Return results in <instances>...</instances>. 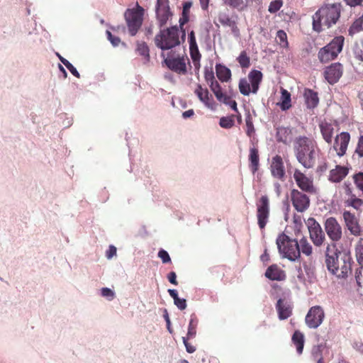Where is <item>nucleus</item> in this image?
Returning <instances> with one entry per match:
<instances>
[{
	"instance_id": "nucleus-39",
	"label": "nucleus",
	"mask_w": 363,
	"mask_h": 363,
	"mask_svg": "<svg viewBox=\"0 0 363 363\" xmlns=\"http://www.w3.org/2000/svg\"><path fill=\"white\" fill-rule=\"evenodd\" d=\"M237 60L242 68H248L250 66V58L245 50L240 52Z\"/></svg>"
},
{
	"instance_id": "nucleus-38",
	"label": "nucleus",
	"mask_w": 363,
	"mask_h": 363,
	"mask_svg": "<svg viewBox=\"0 0 363 363\" xmlns=\"http://www.w3.org/2000/svg\"><path fill=\"white\" fill-rule=\"evenodd\" d=\"M357 260L359 265L363 267V238H360L355 247Z\"/></svg>"
},
{
	"instance_id": "nucleus-3",
	"label": "nucleus",
	"mask_w": 363,
	"mask_h": 363,
	"mask_svg": "<svg viewBox=\"0 0 363 363\" xmlns=\"http://www.w3.org/2000/svg\"><path fill=\"white\" fill-rule=\"evenodd\" d=\"M341 4H327L319 9L313 16V27L317 32L323 30V27L330 28L340 17Z\"/></svg>"
},
{
	"instance_id": "nucleus-7",
	"label": "nucleus",
	"mask_w": 363,
	"mask_h": 363,
	"mask_svg": "<svg viewBox=\"0 0 363 363\" xmlns=\"http://www.w3.org/2000/svg\"><path fill=\"white\" fill-rule=\"evenodd\" d=\"M145 10L138 4L125 11L124 17L130 35L134 36L142 26Z\"/></svg>"
},
{
	"instance_id": "nucleus-21",
	"label": "nucleus",
	"mask_w": 363,
	"mask_h": 363,
	"mask_svg": "<svg viewBox=\"0 0 363 363\" xmlns=\"http://www.w3.org/2000/svg\"><path fill=\"white\" fill-rule=\"evenodd\" d=\"M276 308L280 320L287 319L292 314V305L285 299L279 298L276 304Z\"/></svg>"
},
{
	"instance_id": "nucleus-30",
	"label": "nucleus",
	"mask_w": 363,
	"mask_h": 363,
	"mask_svg": "<svg viewBox=\"0 0 363 363\" xmlns=\"http://www.w3.org/2000/svg\"><path fill=\"white\" fill-rule=\"evenodd\" d=\"M298 247L299 251V257H301V253L304 255L309 257L313 254V247L311 243L308 242L306 238L303 237L298 242Z\"/></svg>"
},
{
	"instance_id": "nucleus-5",
	"label": "nucleus",
	"mask_w": 363,
	"mask_h": 363,
	"mask_svg": "<svg viewBox=\"0 0 363 363\" xmlns=\"http://www.w3.org/2000/svg\"><path fill=\"white\" fill-rule=\"evenodd\" d=\"M155 43L157 48L163 50L179 45L181 43L179 28L177 26H172L162 30L156 35Z\"/></svg>"
},
{
	"instance_id": "nucleus-4",
	"label": "nucleus",
	"mask_w": 363,
	"mask_h": 363,
	"mask_svg": "<svg viewBox=\"0 0 363 363\" xmlns=\"http://www.w3.org/2000/svg\"><path fill=\"white\" fill-rule=\"evenodd\" d=\"M276 243L279 253L283 257L290 261H296L299 258L298 241L282 233L277 238Z\"/></svg>"
},
{
	"instance_id": "nucleus-50",
	"label": "nucleus",
	"mask_w": 363,
	"mask_h": 363,
	"mask_svg": "<svg viewBox=\"0 0 363 363\" xmlns=\"http://www.w3.org/2000/svg\"><path fill=\"white\" fill-rule=\"evenodd\" d=\"M354 153L357 154L359 157H363V135L359 138Z\"/></svg>"
},
{
	"instance_id": "nucleus-54",
	"label": "nucleus",
	"mask_w": 363,
	"mask_h": 363,
	"mask_svg": "<svg viewBox=\"0 0 363 363\" xmlns=\"http://www.w3.org/2000/svg\"><path fill=\"white\" fill-rule=\"evenodd\" d=\"M106 35L108 39L110 40V42L113 46L116 47L120 44L121 39L118 37L113 35L112 33L108 30L106 31Z\"/></svg>"
},
{
	"instance_id": "nucleus-28",
	"label": "nucleus",
	"mask_w": 363,
	"mask_h": 363,
	"mask_svg": "<svg viewBox=\"0 0 363 363\" xmlns=\"http://www.w3.org/2000/svg\"><path fill=\"white\" fill-rule=\"evenodd\" d=\"M249 167L253 174H255L259 169V157L258 149L255 147H250L249 155Z\"/></svg>"
},
{
	"instance_id": "nucleus-45",
	"label": "nucleus",
	"mask_w": 363,
	"mask_h": 363,
	"mask_svg": "<svg viewBox=\"0 0 363 363\" xmlns=\"http://www.w3.org/2000/svg\"><path fill=\"white\" fill-rule=\"evenodd\" d=\"M283 6V0H272L269 6L268 11L271 13H277Z\"/></svg>"
},
{
	"instance_id": "nucleus-6",
	"label": "nucleus",
	"mask_w": 363,
	"mask_h": 363,
	"mask_svg": "<svg viewBox=\"0 0 363 363\" xmlns=\"http://www.w3.org/2000/svg\"><path fill=\"white\" fill-rule=\"evenodd\" d=\"M345 43L342 35L335 37L328 44L320 48L318 53V58L321 63H328L334 60L342 52Z\"/></svg>"
},
{
	"instance_id": "nucleus-64",
	"label": "nucleus",
	"mask_w": 363,
	"mask_h": 363,
	"mask_svg": "<svg viewBox=\"0 0 363 363\" xmlns=\"http://www.w3.org/2000/svg\"><path fill=\"white\" fill-rule=\"evenodd\" d=\"M164 318L167 323V328L168 331L170 333H172V329L171 328L170 319H169V317L167 310H165V314L164 315Z\"/></svg>"
},
{
	"instance_id": "nucleus-31",
	"label": "nucleus",
	"mask_w": 363,
	"mask_h": 363,
	"mask_svg": "<svg viewBox=\"0 0 363 363\" xmlns=\"http://www.w3.org/2000/svg\"><path fill=\"white\" fill-rule=\"evenodd\" d=\"M292 342L296 347L297 352L301 354L304 346V335L298 330H296L292 335Z\"/></svg>"
},
{
	"instance_id": "nucleus-14",
	"label": "nucleus",
	"mask_w": 363,
	"mask_h": 363,
	"mask_svg": "<svg viewBox=\"0 0 363 363\" xmlns=\"http://www.w3.org/2000/svg\"><path fill=\"white\" fill-rule=\"evenodd\" d=\"M294 179L297 186L303 192L313 194L315 188L311 178L308 177L301 170L296 169L294 173Z\"/></svg>"
},
{
	"instance_id": "nucleus-62",
	"label": "nucleus",
	"mask_w": 363,
	"mask_h": 363,
	"mask_svg": "<svg viewBox=\"0 0 363 363\" xmlns=\"http://www.w3.org/2000/svg\"><path fill=\"white\" fill-rule=\"evenodd\" d=\"M116 255V247L113 245H110L108 250L106 251V257L108 259L112 258Z\"/></svg>"
},
{
	"instance_id": "nucleus-40",
	"label": "nucleus",
	"mask_w": 363,
	"mask_h": 363,
	"mask_svg": "<svg viewBox=\"0 0 363 363\" xmlns=\"http://www.w3.org/2000/svg\"><path fill=\"white\" fill-rule=\"evenodd\" d=\"M137 52L139 55L143 56L147 61L150 59L149 48L145 42L137 43Z\"/></svg>"
},
{
	"instance_id": "nucleus-17",
	"label": "nucleus",
	"mask_w": 363,
	"mask_h": 363,
	"mask_svg": "<svg viewBox=\"0 0 363 363\" xmlns=\"http://www.w3.org/2000/svg\"><path fill=\"white\" fill-rule=\"evenodd\" d=\"M350 141V135L347 132H342L334 138L333 149L340 157L346 154Z\"/></svg>"
},
{
	"instance_id": "nucleus-32",
	"label": "nucleus",
	"mask_w": 363,
	"mask_h": 363,
	"mask_svg": "<svg viewBox=\"0 0 363 363\" xmlns=\"http://www.w3.org/2000/svg\"><path fill=\"white\" fill-rule=\"evenodd\" d=\"M281 101L278 104L282 111L288 110L291 108V94L283 88L281 89Z\"/></svg>"
},
{
	"instance_id": "nucleus-56",
	"label": "nucleus",
	"mask_w": 363,
	"mask_h": 363,
	"mask_svg": "<svg viewBox=\"0 0 363 363\" xmlns=\"http://www.w3.org/2000/svg\"><path fill=\"white\" fill-rule=\"evenodd\" d=\"M174 303L180 310H184L186 308V301L184 298H178Z\"/></svg>"
},
{
	"instance_id": "nucleus-23",
	"label": "nucleus",
	"mask_w": 363,
	"mask_h": 363,
	"mask_svg": "<svg viewBox=\"0 0 363 363\" xmlns=\"http://www.w3.org/2000/svg\"><path fill=\"white\" fill-rule=\"evenodd\" d=\"M194 94L207 107L213 108V99L206 88H203L201 84H197L194 89Z\"/></svg>"
},
{
	"instance_id": "nucleus-29",
	"label": "nucleus",
	"mask_w": 363,
	"mask_h": 363,
	"mask_svg": "<svg viewBox=\"0 0 363 363\" xmlns=\"http://www.w3.org/2000/svg\"><path fill=\"white\" fill-rule=\"evenodd\" d=\"M217 77L223 82H226L231 78V71L229 68L221 64L216 65Z\"/></svg>"
},
{
	"instance_id": "nucleus-9",
	"label": "nucleus",
	"mask_w": 363,
	"mask_h": 363,
	"mask_svg": "<svg viewBox=\"0 0 363 363\" xmlns=\"http://www.w3.org/2000/svg\"><path fill=\"white\" fill-rule=\"evenodd\" d=\"M257 219L259 228L264 230L269 222L270 215L269 199L267 195H262L256 202Z\"/></svg>"
},
{
	"instance_id": "nucleus-46",
	"label": "nucleus",
	"mask_w": 363,
	"mask_h": 363,
	"mask_svg": "<svg viewBox=\"0 0 363 363\" xmlns=\"http://www.w3.org/2000/svg\"><path fill=\"white\" fill-rule=\"evenodd\" d=\"M235 121L233 116L222 117L220 119L219 124L222 128H230L234 125Z\"/></svg>"
},
{
	"instance_id": "nucleus-15",
	"label": "nucleus",
	"mask_w": 363,
	"mask_h": 363,
	"mask_svg": "<svg viewBox=\"0 0 363 363\" xmlns=\"http://www.w3.org/2000/svg\"><path fill=\"white\" fill-rule=\"evenodd\" d=\"M325 317L323 308L319 306H313L306 316V323L310 328H317Z\"/></svg>"
},
{
	"instance_id": "nucleus-52",
	"label": "nucleus",
	"mask_w": 363,
	"mask_h": 363,
	"mask_svg": "<svg viewBox=\"0 0 363 363\" xmlns=\"http://www.w3.org/2000/svg\"><path fill=\"white\" fill-rule=\"evenodd\" d=\"M101 296L111 301L114 298L115 293L111 289L104 287L101 289Z\"/></svg>"
},
{
	"instance_id": "nucleus-22",
	"label": "nucleus",
	"mask_w": 363,
	"mask_h": 363,
	"mask_svg": "<svg viewBox=\"0 0 363 363\" xmlns=\"http://www.w3.org/2000/svg\"><path fill=\"white\" fill-rule=\"evenodd\" d=\"M264 276L272 281H284L286 278L285 272L276 264L268 267L265 271Z\"/></svg>"
},
{
	"instance_id": "nucleus-41",
	"label": "nucleus",
	"mask_w": 363,
	"mask_h": 363,
	"mask_svg": "<svg viewBox=\"0 0 363 363\" xmlns=\"http://www.w3.org/2000/svg\"><path fill=\"white\" fill-rule=\"evenodd\" d=\"M224 4L234 9L243 10L246 8L247 4L243 0H223Z\"/></svg>"
},
{
	"instance_id": "nucleus-19",
	"label": "nucleus",
	"mask_w": 363,
	"mask_h": 363,
	"mask_svg": "<svg viewBox=\"0 0 363 363\" xmlns=\"http://www.w3.org/2000/svg\"><path fill=\"white\" fill-rule=\"evenodd\" d=\"M270 172L274 178L281 182H284L285 180V167L283 159L280 155H277L276 156L272 157V162L270 164Z\"/></svg>"
},
{
	"instance_id": "nucleus-57",
	"label": "nucleus",
	"mask_w": 363,
	"mask_h": 363,
	"mask_svg": "<svg viewBox=\"0 0 363 363\" xmlns=\"http://www.w3.org/2000/svg\"><path fill=\"white\" fill-rule=\"evenodd\" d=\"M189 48L196 47L197 43L196 40V36L194 30H191L189 34Z\"/></svg>"
},
{
	"instance_id": "nucleus-36",
	"label": "nucleus",
	"mask_w": 363,
	"mask_h": 363,
	"mask_svg": "<svg viewBox=\"0 0 363 363\" xmlns=\"http://www.w3.org/2000/svg\"><path fill=\"white\" fill-rule=\"evenodd\" d=\"M191 6L192 4L190 1H186L183 4L182 17L179 19L181 28L189 21V15Z\"/></svg>"
},
{
	"instance_id": "nucleus-2",
	"label": "nucleus",
	"mask_w": 363,
	"mask_h": 363,
	"mask_svg": "<svg viewBox=\"0 0 363 363\" xmlns=\"http://www.w3.org/2000/svg\"><path fill=\"white\" fill-rule=\"evenodd\" d=\"M295 156L298 162L305 168H312L315 163V150H318L317 142L307 136L296 138L294 144Z\"/></svg>"
},
{
	"instance_id": "nucleus-1",
	"label": "nucleus",
	"mask_w": 363,
	"mask_h": 363,
	"mask_svg": "<svg viewBox=\"0 0 363 363\" xmlns=\"http://www.w3.org/2000/svg\"><path fill=\"white\" fill-rule=\"evenodd\" d=\"M325 255L326 267L332 274L345 279L352 274L353 262L349 252L338 250L336 244H328Z\"/></svg>"
},
{
	"instance_id": "nucleus-49",
	"label": "nucleus",
	"mask_w": 363,
	"mask_h": 363,
	"mask_svg": "<svg viewBox=\"0 0 363 363\" xmlns=\"http://www.w3.org/2000/svg\"><path fill=\"white\" fill-rule=\"evenodd\" d=\"M347 206H352L355 209H359L360 206L363 204V201L360 199L354 198L351 199H348L345 202Z\"/></svg>"
},
{
	"instance_id": "nucleus-11",
	"label": "nucleus",
	"mask_w": 363,
	"mask_h": 363,
	"mask_svg": "<svg viewBox=\"0 0 363 363\" xmlns=\"http://www.w3.org/2000/svg\"><path fill=\"white\" fill-rule=\"evenodd\" d=\"M324 228L333 244H335L342 239V228L335 218H328L324 222Z\"/></svg>"
},
{
	"instance_id": "nucleus-13",
	"label": "nucleus",
	"mask_w": 363,
	"mask_h": 363,
	"mask_svg": "<svg viewBox=\"0 0 363 363\" xmlns=\"http://www.w3.org/2000/svg\"><path fill=\"white\" fill-rule=\"evenodd\" d=\"M155 13L160 27H163L173 15L170 11L169 0H157Z\"/></svg>"
},
{
	"instance_id": "nucleus-44",
	"label": "nucleus",
	"mask_w": 363,
	"mask_h": 363,
	"mask_svg": "<svg viewBox=\"0 0 363 363\" xmlns=\"http://www.w3.org/2000/svg\"><path fill=\"white\" fill-rule=\"evenodd\" d=\"M60 61L69 69V71L77 78L80 77V74L77 69L66 59L59 55Z\"/></svg>"
},
{
	"instance_id": "nucleus-61",
	"label": "nucleus",
	"mask_w": 363,
	"mask_h": 363,
	"mask_svg": "<svg viewBox=\"0 0 363 363\" xmlns=\"http://www.w3.org/2000/svg\"><path fill=\"white\" fill-rule=\"evenodd\" d=\"M167 279L171 284L174 285H178V282L177 281V274L174 272H169L167 275Z\"/></svg>"
},
{
	"instance_id": "nucleus-35",
	"label": "nucleus",
	"mask_w": 363,
	"mask_h": 363,
	"mask_svg": "<svg viewBox=\"0 0 363 363\" xmlns=\"http://www.w3.org/2000/svg\"><path fill=\"white\" fill-rule=\"evenodd\" d=\"M199 320L196 316L194 314L191 315V319L189 321L187 337L188 338H192L196 336V327L198 325Z\"/></svg>"
},
{
	"instance_id": "nucleus-26",
	"label": "nucleus",
	"mask_w": 363,
	"mask_h": 363,
	"mask_svg": "<svg viewBox=\"0 0 363 363\" xmlns=\"http://www.w3.org/2000/svg\"><path fill=\"white\" fill-rule=\"evenodd\" d=\"M276 138L278 142L289 144L292 141V130L290 128L279 127L277 128Z\"/></svg>"
},
{
	"instance_id": "nucleus-42",
	"label": "nucleus",
	"mask_w": 363,
	"mask_h": 363,
	"mask_svg": "<svg viewBox=\"0 0 363 363\" xmlns=\"http://www.w3.org/2000/svg\"><path fill=\"white\" fill-rule=\"evenodd\" d=\"M311 356L314 360L317 361V363H322L323 362V357L322 355V346H314L311 351Z\"/></svg>"
},
{
	"instance_id": "nucleus-48",
	"label": "nucleus",
	"mask_w": 363,
	"mask_h": 363,
	"mask_svg": "<svg viewBox=\"0 0 363 363\" xmlns=\"http://www.w3.org/2000/svg\"><path fill=\"white\" fill-rule=\"evenodd\" d=\"M189 52L192 61L201 60V55L199 52L198 46L189 48Z\"/></svg>"
},
{
	"instance_id": "nucleus-63",
	"label": "nucleus",
	"mask_w": 363,
	"mask_h": 363,
	"mask_svg": "<svg viewBox=\"0 0 363 363\" xmlns=\"http://www.w3.org/2000/svg\"><path fill=\"white\" fill-rule=\"evenodd\" d=\"M260 259L263 263L265 264L269 262L270 257L267 249H265L264 253L260 256Z\"/></svg>"
},
{
	"instance_id": "nucleus-12",
	"label": "nucleus",
	"mask_w": 363,
	"mask_h": 363,
	"mask_svg": "<svg viewBox=\"0 0 363 363\" xmlns=\"http://www.w3.org/2000/svg\"><path fill=\"white\" fill-rule=\"evenodd\" d=\"M290 200L293 207L300 213L306 211L310 206V199L303 191L293 189L290 192Z\"/></svg>"
},
{
	"instance_id": "nucleus-18",
	"label": "nucleus",
	"mask_w": 363,
	"mask_h": 363,
	"mask_svg": "<svg viewBox=\"0 0 363 363\" xmlns=\"http://www.w3.org/2000/svg\"><path fill=\"white\" fill-rule=\"evenodd\" d=\"M342 73V65L340 62H335L325 67L324 70V77L329 84H334L339 81Z\"/></svg>"
},
{
	"instance_id": "nucleus-60",
	"label": "nucleus",
	"mask_w": 363,
	"mask_h": 363,
	"mask_svg": "<svg viewBox=\"0 0 363 363\" xmlns=\"http://www.w3.org/2000/svg\"><path fill=\"white\" fill-rule=\"evenodd\" d=\"M208 84H209V86H210L211 91L213 92V94H215L216 91H218L220 89H221V87H220L219 83L216 80L211 82Z\"/></svg>"
},
{
	"instance_id": "nucleus-59",
	"label": "nucleus",
	"mask_w": 363,
	"mask_h": 363,
	"mask_svg": "<svg viewBox=\"0 0 363 363\" xmlns=\"http://www.w3.org/2000/svg\"><path fill=\"white\" fill-rule=\"evenodd\" d=\"M208 84H209V86H210L211 91L213 92V94H215L216 91H218L220 89H221V87H220L219 83L216 80L211 82Z\"/></svg>"
},
{
	"instance_id": "nucleus-43",
	"label": "nucleus",
	"mask_w": 363,
	"mask_h": 363,
	"mask_svg": "<svg viewBox=\"0 0 363 363\" xmlns=\"http://www.w3.org/2000/svg\"><path fill=\"white\" fill-rule=\"evenodd\" d=\"M277 40L281 47L286 48L288 46L287 35L283 30H279L277 31Z\"/></svg>"
},
{
	"instance_id": "nucleus-34",
	"label": "nucleus",
	"mask_w": 363,
	"mask_h": 363,
	"mask_svg": "<svg viewBox=\"0 0 363 363\" xmlns=\"http://www.w3.org/2000/svg\"><path fill=\"white\" fill-rule=\"evenodd\" d=\"M354 59L359 62H363V40L356 42L352 49Z\"/></svg>"
},
{
	"instance_id": "nucleus-16",
	"label": "nucleus",
	"mask_w": 363,
	"mask_h": 363,
	"mask_svg": "<svg viewBox=\"0 0 363 363\" xmlns=\"http://www.w3.org/2000/svg\"><path fill=\"white\" fill-rule=\"evenodd\" d=\"M345 227L351 235L358 237L362 235V228L359 225V218L349 211H345L342 213Z\"/></svg>"
},
{
	"instance_id": "nucleus-33",
	"label": "nucleus",
	"mask_w": 363,
	"mask_h": 363,
	"mask_svg": "<svg viewBox=\"0 0 363 363\" xmlns=\"http://www.w3.org/2000/svg\"><path fill=\"white\" fill-rule=\"evenodd\" d=\"M362 30H363V16L358 18L352 23L348 29V34L353 37Z\"/></svg>"
},
{
	"instance_id": "nucleus-37",
	"label": "nucleus",
	"mask_w": 363,
	"mask_h": 363,
	"mask_svg": "<svg viewBox=\"0 0 363 363\" xmlns=\"http://www.w3.org/2000/svg\"><path fill=\"white\" fill-rule=\"evenodd\" d=\"M239 90L244 96H248L252 92L251 84L246 79H241L239 82Z\"/></svg>"
},
{
	"instance_id": "nucleus-8",
	"label": "nucleus",
	"mask_w": 363,
	"mask_h": 363,
	"mask_svg": "<svg viewBox=\"0 0 363 363\" xmlns=\"http://www.w3.org/2000/svg\"><path fill=\"white\" fill-rule=\"evenodd\" d=\"M164 62L170 70L183 75L187 73V65L190 66L189 59L185 54L175 55L174 53L170 52L164 58Z\"/></svg>"
},
{
	"instance_id": "nucleus-20",
	"label": "nucleus",
	"mask_w": 363,
	"mask_h": 363,
	"mask_svg": "<svg viewBox=\"0 0 363 363\" xmlns=\"http://www.w3.org/2000/svg\"><path fill=\"white\" fill-rule=\"evenodd\" d=\"M337 126L335 123H330L325 120L319 123V128L321 135L326 143L331 145L335 133V127Z\"/></svg>"
},
{
	"instance_id": "nucleus-58",
	"label": "nucleus",
	"mask_w": 363,
	"mask_h": 363,
	"mask_svg": "<svg viewBox=\"0 0 363 363\" xmlns=\"http://www.w3.org/2000/svg\"><path fill=\"white\" fill-rule=\"evenodd\" d=\"M247 130L246 133L248 136H251L255 133L254 125L252 121L250 120L246 121Z\"/></svg>"
},
{
	"instance_id": "nucleus-25",
	"label": "nucleus",
	"mask_w": 363,
	"mask_h": 363,
	"mask_svg": "<svg viewBox=\"0 0 363 363\" xmlns=\"http://www.w3.org/2000/svg\"><path fill=\"white\" fill-rule=\"evenodd\" d=\"M262 73L257 69H252L248 74L249 82L252 87V93L256 94L262 80Z\"/></svg>"
},
{
	"instance_id": "nucleus-55",
	"label": "nucleus",
	"mask_w": 363,
	"mask_h": 363,
	"mask_svg": "<svg viewBox=\"0 0 363 363\" xmlns=\"http://www.w3.org/2000/svg\"><path fill=\"white\" fill-rule=\"evenodd\" d=\"M183 342L185 345V347H186V352H189V353H193L196 351V347L192 345L191 343L188 342V337H183Z\"/></svg>"
},
{
	"instance_id": "nucleus-47",
	"label": "nucleus",
	"mask_w": 363,
	"mask_h": 363,
	"mask_svg": "<svg viewBox=\"0 0 363 363\" xmlns=\"http://www.w3.org/2000/svg\"><path fill=\"white\" fill-rule=\"evenodd\" d=\"M204 78L206 82L209 84L211 82L215 81L214 72L212 67L207 68L206 67L204 69Z\"/></svg>"
},
{
	"instance_id": "nucleus-24",
	"label": "nucleus",
	"mask_w": 363,
	"mask_h": 363,
	"mask_svg": "<svg viewBox=\"0 0 363 363\" xmlns=\"http://www.w3.org/2000/svg\"><path fill=\"white\" fill-rule=\"evenodd\" d=\"M349 169L344 166L336 165L335 169L330 171L328 179L331 182L338 183L348 174Z\"/></svg>"
},
{
	"instance_id": "nucleus-53",
	"label": "nucleus",
	"mask_w": 363,
	"mask_h": 363,
	"mask_svg": "<svg viewBox=\"0 0 363 363\" xmlns=\"http://www.w3.org/2000/svg\"><path fill=\"white\" fill-rule=\"evenodd\" d=\"M158 257L162 259L163 263L171 262V258L168 252L164 250H160L158 252Z\"/></svg>"
},
{
	"instance_id": "nucleus-27",
	"label": "nucleus",
	"mask_w": 363,
	"mask_h": 363,
	"mask_svg": "<svg viewBox=\"0 0 363 363\" xmlns=\"http://www.w3.org/2000/svg\"><path fill=\"white\" fill-rule=\"evenodd\" d=\"M303 96L308 108H314L318 106L319 98L317 92L311 89H306Z\"/></svg>"
},
{
	"instance_id": "nucleus-51",
	"label": "nucleus",
	"mask_w": 363,
	"mask_h": 363,
	"mask_svg": "<svg viewBox=\"0 0 363 363\" xmlns=\"http://www.w3.org/2000/svg\"><path fill=\"white\" fill-rule=\"evenodd\" d=\"M354 180L358 189L363 191V173L359 172L358 174H356L354 176Z\"/></svg>"
},
{
	"instance_id": "nucleus-10",
	"label": "nucleus",
	"mask_w": 363,
	"mask_h": 363,
	"mask_svg": "<svg viewBox=\"0 0 363 363\" xmlns=\"http://www.w3.org/2000/svg\"><path fill=\"white\" fill-rule=\"evenodd\" d=\"M306 224L308 229L310 239L313 245L316 247L322 246L325 240V235L320 225L314 218H309Z\"/></svg>"
}]
</instances>
